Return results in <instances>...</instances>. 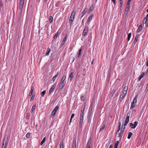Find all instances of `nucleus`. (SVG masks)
<instances>
[{"label": "nucleus", "mask_w": 148, "mask_h": 148, "mask_svg": "<svg viewBox=\"0 0 148 148\" xmlns=\"http://www.w3.org/2000/svg\"><path fill=\"white\" fill-rule=\"evenodd\" d=\"M8 136H6L3 140L2 148H6L7 144L8 143Z\"/></svg>", "instance_id": "1"}, {"label": "nucleus", "mask_w": 148, "mask_h": 148, "mask_svg": "<svg viewBox=\"0 0 148 148\" xmlns=\"http://www.w3.org/2000/svg\"><path fill=\"white\" fill-rule=\"evenodd\" d=\"M75 14V12L74 10L73 11L69 19V23L70 24H71L72 23L74 19Z\"/></svg>", "instance_id": "2"}, {"label": "nucleus", "mask_w": 148, "mask_h": 148, "mask_svg": "<svg viewBox=\"0 0 148 148\" xmlns=\"http://www.w3.org/2000/svg\"><path fill=\"white\" fill-rule=\"evenodd\" d=\"M88 27L85 26L84 29L82 33L83 36H85L86 35V34L88 32Z\"/></svg>", "instance_id": "3"}, {"label": "nucleus", "mask_w": 148, "mask_h": 148, "mask_svg": "<svg viewBox=\"0 0 148 148\" xmlns=\"http://www.w3.org/2000/svg\"><path fill=\"white\" fill-rule=\"evenodd\" d=\"M125 92H122L121 94L119 99V100L118 101H119V102H120L122 99L124 98L125 96L126 95V93H125Z\"/></svg>", "instance_id": "4"}, {"label": "nucleus", "mask_w": 148, "mask_h": 148, "mask_svg": "<svg viewBox=\"0 0 148 148\" xmlns=\"http://www.w3.org/2000/svg\"><path fill=\"white\" fill-rule=\"evenodd\" d=\"M118 125L119 126L118 129L116 132V135L118 137H120V136H121V135L120 134V133H119V131H120V130L121 126V123L120 122L119 123Z\"/></svg>", "instance_id": "5"}, {"label": "nucleus", "mask_w": 148, "mask_h": 148, "mask_svg": "<svg viewBox=\"0 0 148 148\" xmlns=\"http://www.w3.org/2000/svg\"><path fill=\"white\" fill-rule=\"evenodd\" d=\"M24 0H20L19 1V8L22 10L24 5Z\"/></svg>", "instance_id": "6"}, {"label": "nucleus", "mask_w": 148, "mask_h": 148, "mask_svg": "<svg viewBox=\"0 0 148 148\" xmlns=\"http://www.w3.org/2000/svg\"><path fill=\"white\" fill-rule=\"evenodd\" d=\"M138 123L137 122H135L133 124L132 123H130V127L132 128H134L136 126Z\"/></svg>", "instance_id": "7"}, {"label": "nucleus", "mask_w": 148, "mask_h": 148, "mask_svg": "<svg viewBox=\"0 0 148 148\" xmlns=\"http://www.w3.org/2000/svg\"><path fill=\"white\" fill-rule=\"evenodd\" d=\"M56 86V84H53L51 87L49 91V94H50L54 90Z\"/></svg>", "instance_id": "8"}, {"label": "nucleus", "mask_w": 148, "mask_h": 148, "mask_svg": "<svg viewBox=\"0 0 148 148\" xmlns=\"http://www.w3.org/2000/svg\"><path fill=\"white\" fill-rule=\"evenodd\" d=\"M65 84L66 82L61 81L60 84L59 89H61L63 88L64 86L65 85Z\"/></svg>", "instance_id": "9"}, {"label": "nucleus", "mask_w": 148, "mask_h": 148, "mask_svg": "<svg viewBox=\"0 0 148 148\" xmlns=\"http://www.w3.org/2000/svg\"><path fill=\"white\" fill-rule=\"evenodd\" d=\"M94 103L93 102H91L90 104V105L89 107V111H92L93 110V108L94 106Z\"/></svg>", "instance_id": "10"}, {"label": "nucleus", "mask_w": 148, "mask_h": 148, "mask_svg": "<svg viewBox=\"0 0 148 148\" xmlns=\"http://www.w3.org/2000/svg\"><path fill=\"white\" fill-rule=\"evenodd\" d=\"M51 49L49 48H48L47 49L45 55V56H49L51 51Z\"/></svg>", "instance_id": "11"}, {"label": "nucleus", "mask_w": 148, "mask_h": 148, "mask_svg": "<svg viewBox=\"0 0 148 148\" xmlns=\"http://www.w3.org/2000/svg\"><path fill=\"white\" fill-rule=\"evenodd\" d=\"M142 24H141L138 27V29L136 30V33H138L139 32H140L142 29Z\"/></svg>", "instance_id": "12"}, {"label": "nucleus", "mask_w": 148, "mask_h": 148, "mask_svg": "<svg viewBox=\"0 0 148 148\" xmlns=\"http://www.w3.org/2000/svg\"><path fill=\"white\" fill-rule=\"evenodd\" d=\"M82 49H79L78 52L77 54V56H76V58H78L80 56L81 54V52L82 51Z\"/></svg>", "instance_id": "13"}, {"label": "nucleus", "mask_w": 148, "mask_h": 148, "mask_svg": "<svg viewBox=\"0 0 148 148\" xmlns=\"http://www.w3.org/2000/svg\"><path fill=\"white\" fill-rule=\"evenodd\" d=\"M73 148H76V140H73L72 144Z\"/></svg>", "instance_id": "14"}, {"label": "nucleus", "mask_w": 148, "mask_h": 148, "mask_svg": "<svg viewBox=\"0 0 148 148\" xmlns=\"http://www.w3.org/2000/svg\"><path fill=\"white\" fill-rule=\"evenodd\" d=\"M130 7V5H127L126 8L125 9V11L124 12V13L127 14L128 12L129 8Z\"/></svg>", "instance_id": "15"}, {"label": "nucleus", "mask_w": 148, "mask_h": 148, "mask_svg": "<svg viewBox=\"0 0 148 148\" xmlns=\"http://www.w3.org/2000/svg\"><path fill=\"white\" fill-rule=\"evenodd\" d=\"M139 35H136V36L135 39L133 42V43H134V44H135L136 43V42H137V40H138V38H139Z\"/></svg>", "instance_id": "16"}, {"label": "nucleus", "mask_w": 148, "mask_h": 148, "mask_svg": "<svg viewBox=\"0 0 148 148\" xmlns=\"http://www.w3.org/2000/svg\"><path fill=\"white\" fill-rule=\"evenodd\" d=\"M73 74V72H71L69 75V79L70 81L73 78L74 75Z\"/></svg>", "instance_id": "17"}, {"label": "nucleus", "mask_w": 148, "mask_h": 148, "mask_svg": "<svg viewBox=\"0 0 148 148\" xmlns=\"http://www.w3.org/2000/svg\"><path fill=\"white\" fill-rule=\"evenodd\" d=\"M125 127L124 126V127H123V125H122V127H121V130L120 132V131H119V133H120V134L121 135V136L120 137H121V134L123 133Z\"/></svg>", "instance_id": "18"}, {"label": "nucleus", "mask_w": 148, "mask_h": 148, "mask_svg": "<svg viewBox=\"0 0 148 148\" xmlns=\"http://www.w3.org/2000/svg\"><path fill=\"white\" fill-rule=\"evenodd\" d=\"M91 143V140L90 139L88 142L87 144V148H90V147Z\"/></svg>", "instance_id": "19"}, {"label": "nucleus", "mask_w": 148, "mask_h": 148, "mask_svg": "<svg viewBox=\"0 0 148 148\" xmlns=\"http://www.w3.org/2000/svg\"><path fill=\"white\" fill-rule=\"evenodd\" d=\"M93 16V14H92L88 18L87 20V22H89L90 21H91L92 19Z\"/></svg>", "instance_id": "20"}, {"label": "nucleus", "mask_w": 148, "mask_h": 148, "mask_svg": "<svg viewBox=\"0 0 148 148\" xmlns=\"http://www.w3.org/2000/svg\"><path fill=\"white\" fill-rule=\"evenodd\" d=\"M58 75V72L53 77L52 80L53 81V83L55 81Z\"/></svg>", "instance_id": "21"}, {"label": "nucleus", "mask_w": 148, "mask_h": 148, "mask_svg": "<svg viewBox=\"0 0 148 148\" xmlns=\"http://www.w3.org/2000/svg\"><path fill=\"white\" fill-rule=\"evenodd\" d=\"M145 75V73L143 72L140 75V77L138 78V81H140V79L143 77Z\"/></svg>", "instance_id": "22"}, {"label": "nucleus", "mask_w": 148, "mask_h": 148, "mask_svg": "<svg viewBox=\"0 0 148 148\" xmlns=\"http://www.w3.org/2000/svg\"><path fill=\"white\" fill-rule=\"evenodd\" d=\"M87 11V9L86 8L84 10L82 13H81V15H82L81 18H82L85 14L86 11Z\"/></svg>", "instance_id": "23"}, {"label": "nucleus", "mask_w": 148, "mask_h": 148, "mask_svg": "<svg viewBox=\"0 0 148 148\" xmlns=\"http://www.w3.org/2000/svg\"><path fill=\"white\" fill-rule=\"evenodd\" d=\"M129 119H126L125 121V123L124 125L125 127L127 125L129 122Z\"/></svg>", "instance_id": "24"}, {"label": "nucleus", "mask_w": 148, "mask_h": 148, "mask_svg": "<svg viewBox=\"0 0 148 148\" xmlns=\"http://www.w3.org/2000/svg\"><path fill=\"white\" fill-rule=\"evenodd\" d=\"M93 5H92V6L90 7V8H89L88 10V12H91V11L92 10H93L94 9V7H93Z\"/></svg>", "instance_id": "25"}, {"label": "nucleus", "mask_w": 148, "mask_h": 148, "mask_svg": "<svg viewBox=\"0 0 148 148\" xmlns=\"http://www.w3.org/2000/svg\"><path fill=\"white\" fill-rule=\"evenodd\" d=\"M132 135H133V134L132 132H129L128 134V136H127V138L128 139H130L131 138V137L132 136Z\"/></svg>", "instance_id": "26"}, {"label": "nucleus", "mask_w": 148, "mask_h": 148, "mask_svg": "<svg viewBox=\"0 0 148 148\" xmlns=\"http://www.w3.org/2000/svg\"><path fill=\"white\" fill-rule=\"evenodd\" d=\"M128 89V88L127 86H125L124 87L123 89V91L122 92H125V93H127V92Z\"/></svg>", "instance_id": "27"}, {"label": "nucleus", "mask_w": 148, "mask_h": 148, "mask_svg": "<svg viewBox=\"0 0 148 148\" xmlns=\"http://www.w3.org/2000/svg\"><path fill=\"white\" fill-rule=\"evenodd\" d=\"M46 137H44L42 140V141L40 143V145H42L45 142V140H46Z\"/></svg>", "instance_id": "28"}, {"label": "nucleus", "mask_w": 148, "mask_h": 148, "mask_svg": "<svg viewBox=\"0 0 148 148\" xmlns=\"http://www.w3.org/2000/svg\"><path fill=\"white\" fill-rule=\"evenodd\" d=\"M46 92V91L45 90H44L42 92L40 93V95L42 97H43L45 94Z\"/></svg>", "instance_id": "29"}, {"label": "nucleus", "mask_w": 148, "mask_h": 148, "mask_svg": "<svg viewBox=\"0 0 148 148\" xmlns=\"http://www.w3.org/2000/svg\"><path fill=\"white\" fill-rule=\"evenodd\" d=\"M136 104H135L134 103H132L130 109H133L134 107L135 106Z\"/></svg>", "instance_id": "30"}, {"label": "nucleus", "mask_w": 148, "mask_h": 148, "mask_svg": "<svg viewBox=\"0 0 148 148\" xmlns=\"http://www.w3.org/2000/svg\"><path fill=\"white\" fill-rule=\"evenodd\" d=\"M131 33H129L128 35V37H127V41H129L131 37Z\"/></svg>", "instance_id": "31"}, {"label": "nucleus", "mask_w": 148, "mask_h": 148, "mask_svg": "<svg viewBox=\"0 0 148 148\" xmlns=\"http://www.w3.org/2000/svg\"><path fill=\"white\" fill-rule=\"evenodd\" d=\"M64 143L62 141L60 144V148H63Z\"/></svg>", "instance_id": "32"}, {"label": "nucleus", "mask_w": 148, "mask_h": 148, "mask_svg": "<svg viewBox=\"0 0 148 148\" xmlns=\"http://www.w3.org/2000/svg\"><path fill=\"white\" fill-rule=\"evenodd\" d=\"M85 103H84L82 107V109L81 110V111H84V108H85Z\"/></svg>", "instance_id": "33"}, {"label": "nucleus", "mask_w": 148, "mask_h": 148, "mask_svg": "<svg viewBox=\"0 0 148 148\" xmlns=\"http://www.w3.org/2000/svg\"><path fill=\"white\" fill-rule=\"evenodd\" d=\"M66 78V75H64V76H63L62 79L61 81L65 82V81Z\"/></svg>", "instance_id": "34"}, {"label": "nucleus", "mask_w": 148, "mask_h": 148, "mask_svg": "<svg viewBox=\"0 0 148 148\" xmlns=\"http://www.w3.org/2000/svg\"><path fill=\"white\" fill-rule=\"evenodd\" d=\"M74 114H73L71 116V119H70V124L71 123V122L72 121V120L73 119V118L74 117Z\"/></svg>", "instance_id": "35"}, {"label": "nucleus", "mask_w": 148, "mask_h": 148, "mask_svg": "<svg viewBox=\"0 0 148 148\" xmlns=\"http://www.w3.org/2000/svg\"><path fill=\"white\" fill-rule=\"evenodd\" d=\"M53 18L52 16H50L49 17V21L50 23H52L53 21Z\"/></svg>", "instance_id": "36"}, {"label": "nucleus", "mask_w": 148, "mask_h": 148, "mask_svg": "<svg viewBox=\"0 0 148 148\" xmlns=\"http://www.w3.org/2000/svg\"><path fill=\"white\" fill-rule=\"evenodd\" d=\"M66 36L63 39V40H62V45H63L64 44V43L66 40Z\"/></svg>", "instance_id": "37"}, {"label": "nucleus", "mask_w": 148, "mask_h": 148, "mask_svg": "<svg viewBox=\"0 0 148 148\" xmlns=\"http://www.w3.org/2000/svg\"><path fill=\"white\" fill-rule=\"evenodd\" d=\"M137 99L136 97H135L133 100V102L132 103H134L136 104L137 102Z\"/></svg>", "instance_id": "38"}, {"label": "nucleus", "mask_w": 148, "mask_h": 148, "mask_svg": "<svg viewBox=\"0 0 148 148\" xmlns=\"http://www.w3.org/2000/svg\"><path fill=\"white\" fill-rule=\"evenodd\" d=\"M59 107V106H57L55 108L53 111H57Z\"/></svg>", "instance_id": "39"}, {"label": "nucleus", "mask_w": 148, "mask_h": 148, "mask_svg": "<svg viewBox=\"0 0 148 148\" xmlns=\"http://www.w3.org/2000/svg\"><path fill=\"white\" fill-rule=\"evenodd\" d=\"M58 34H59V33L58 32H57L56 33V34L55 35V36H54L53 37L54 39H56L57 38L58 35Z\"/></svg>", "instance_id": "40"}, {"label": "nucleus", "mask_w": 148, "mask_h": 148, "mask_svg": "<svg viewBox=\"0 0 148 148\" xmlns=\"http://www.w3.org/2000/svg\"><path fill=\"white\" fill-rule=\"evenodd\" d=\"M86 99L85 97L84 96H82L81 97V99L82 101H84Z\"/></svg>", "instance_id": "41"}, {"label": "nucleus", "mask_w": 148, "mask_h": 148, "mask_svg": "<svg viewBox=\"0 0 148 148\" xmlns=\"http://www.w3.org/2000/svg\"><path fill=\"white\" fill-rule=\"evenodd\" d=\"M145 82L144 81H143L141 83L140 85L139 86V87H140V86H141V88H142L143 87V86Z\"/></svg>", "instance_id": "42"}, {"label": "nucleus", "mask_w": 148, "mask_h": 148, "mask_svg": "<svg viewBox=\"0 0 148 148\" xmlns=\"http://www.w3.org/2000/svg\"><path fill=\"white\" fill-rule=\"evenodd\" d=\"M83 117L82 116H80V124H81V123H82L83 122Z\"/></svg>", "instance_id": "43"}, {"label": "nucleus", "mask_w": 148, "mask_h": 148, "mask_svg": "<svg viewBox=\"0 0 148 148\" xmlns=\"http://www.w3.org/2000/svg\"><path fill=\"white\" fill-rule=\"evenodd\" d=\"M147 19H145V18H144V19L143 21V23L146 24H147Z\"/></svg>", "instance_id": "44"}, {"label": "nucleus", "mask_w": 148, "mask_h": 148, "mask_svg": "<svg viewBox=\"0 0 148 148\" xmlns=\"http://www.w3.org/2000/svg\"><path fill=\"white\" fill-rule=\"evenodd\" d=\"M36 107V105L33 106L32 108L31 111H34L35 110Z\"/></svg>", "instance_id": "45"}, {"label": "nucleus", "mask_w": 148, "mask_h": 148, "mask_svg": "<svg viewBox=\"0 0 148 148\" xmlns=\"http://www.w3.org/2000/svg\"><path fill=\"white\" fill-rule=\"evenodd\" d=\"M30 135V134L29 133H28L26 135V136L27 138H29Z\"/></svg>", "instance_id": "46"}, {"label": "nucleus", "mask_w": 148, "mask_h": 148, "mask_svg": "<svg viewBox=\"0 0 148 148\" xmlns=\"http://www.w3.org/2000/svg\"><path fill=\"white\" fill-rule=\"evenodd\" d=\"M115 91H113L111 93V95H110V96H111V97H112L113 95H114L115 93Z\"/></svg>", "instance_id": "47"}, {"label": "nucleus", "mask_w": 148, "mask_h": 148, "mask_svg": "<svg viewBox=\"0 0 148 148\" xmlns=\"http://www.w3.org/2000/svg\"><path fill=\"white\" fill-rule=\"evenodd\" d=\"M56 112H52V116L53 117L55 115Z\"/></svg>", "instance_id": "48"}, {"label": "nucleus", "mask_w": 148, "mask_h": 148, "mask_svg": "<svg viewBox=\"0 0 148 148\" xmlns=\"http://www.w3.org/2000/svg\"><path fill=\"white\" fill-rule=\"evenodd\" d=\"M34 90V88L33 87H32L31 88V93H32Z\"/></svg>", "instance_id": "49"}, {"label": "nucleus", "mask_w": 148, "mask_h": 148, "mask_svg": "<svg viewBox=\"0 0 148 148\" xmlns=\"http://www.w3.org/2000/svg\"><path fill=\"white\" fill-rule=\"evenodd\" d=\"M34 95H33L32 96L31 98L30 99V101H32V100H33L34 99Z\"/></svg>", "instance_id": "50"}, {"label": "nucleus", "mask_w": 148, "mask_h": 148, "mask_svg": "<svg viewBox=\"0 0 148 148\" xmlns=\"http://www.w3.org/2000/svg\"><path fill=\"white\" fill-rule=\"evenodd\" d=\"M131 1V0H128L127 5H130Z\"/></svg>", "instance_id": "51"}, {"label": "nucleus", "mask_w": 148, "mask_h": 148, "mask_svg": "<svg viewBox=\"0 0 148 148\" xmlns=\"http://www.w3.org/2000/svg\"><path fill=\"white\" fill-rule=\"evenodd\" d=\"M111 1L112 2H113V3L114 4H116V0H111Z\"/></svg>", "instance_id": "52"}, {"label": "nucleus", "mask_w": 148, "mask_h": 148, "mask_svg": "<svg viewBox=\"0 0 148 148\" xmlns=\"http://www.w3.org/2000/svg\"><path fill=\"white\" fill-rule=\"evenodd\" d=\"M84 112H82L80 114V116L83 117L84 115Z\"/></svg>", "instance_id": "53"}, {"label": "nucleus", "mask_w": 148, "mask_h": 148, "mask_svg": "<svg viewBox=\"0 0 148 148\" xmlns=\"http://www.w3.org/2000/svg\"><path fill=\"white\" fill-rule=\"evenodd\" d=\"M119 2L120 3V4H119L120 5H122L123 4V1H119Z\"/></svg>", "instance_id": "54"}, {"label": "nucleus", "mask_w": 148, "mask_h": 148, "mask_svg": "<svg viewBox=\"0 0 148 148\" xmlns=\"http://www.w3.org/2000/svg\"><path fill=\"white\" fill-rule=\"evenodd\" d=\"M104 126H103L102 127H101L100 129V131L103 130L104 129Z\"/></svg>", "instance_id": "55"}, {"label": "nucleus", "mask_w": 148, "mask_h": 148, "mask_svg": "<svg viewBox=\"0 0 148 148\" xmlns=\"http://www.w3.org/2000/svg\"><path fill=\"white\" fill-rule=\"evenodd\" d=\"M118 145L115 144L114 148H117L118 147Z\"/></svg>", "instance_id": "56"}, {"label": "nucleus", "mask_w": 148, "mask_h": 148, "mask_svg": "<svg viewBox=\"0 0 148 148\" xmlns=\"http://www.w3.org/2000/svg\"><path fill=\"white\" fill-rule=\"evenodd\" d=\"M130 112L128 113L127 114V116H130Z\"/></svg>", "instance_id": "57"}, {"label": "nucleus", "mask_w": 148, "mask_h": 148, "mask_svg": "<svg viewBox=\"0 0 148 148\" xmlns=\"http://www.w3.org/2000/svg\"><path fill=\"white\" fill-rule=\"evenodd\" d=\"M148 17V14H147L146 16L144 18L145 19H147Z\"/></svg>", "instance_id": "58"}, {"label": "nucleus", "mask_w": 148, "mask_h": 148, "mask_svg": "<svg viewBox=\"0 0 148 148\" xmlns=\"http://www.w3.org/2000/svg\"><path fill=\"white\" fill-rule=\"evenodd\" d=\"M119 143V142L118 141H116V142L115 144H117L118 145Z\"/></svg>", "instance_id": "59"}, {"label": "nucleus", "mask_w": 148, "mask_h": 148, "mask_svg": "<svg viewBox=\"0 0 148 148\" xmlns=\"http://www.w3.org/2000/svg\"><path fill=\"white\" fill-rule=\"evenodd\" d=\"M130 117V116H127V117H126V119H129Z\"/></svg>", "instance_id": "60"}, {"label": "nucleus", "mask_w": 148, "mask_h": 148, "mask_svg": "<svg viewBox=\"0 0 148 148\" xmlns=\"http://www.w3.org/2000/svg\"><path fill=\"white\" fill-rule=\"evenodd\" d=\"M146 65L147 66H148V60H147V61Z\"/></svg>", "instance_id": "61"}, {"label": "nucleus", "mask_w": 148, "mask_h": 148, "mask_svg": "<svg viewBox=\"0 0 148 148\" xmlns=\"http://www.w3.org/2000/svg\"><path fill=\"white\" fill-rule=\"evenodd\" d=\"M32 93L30 92L29 94V96H31L32 95Z\"/></svg>", "instance_id": "62"}, {"label": "nucleus", "mask_w": 148, "mask_h": 148, "mask_svg": "<svg viewBox=\"0 0 148 148\" xmlns=\"http://www.w3.org/2000/svg\"><path fill=\"white\" fill-rule=\"evenodd\" d=\"M109 148H112V145H110Z\"/></svg>", "instance_id": "63"}, {"label": "nucleus", "mask_w": 148, "mask_h": 148, "mask_svg": "<svg viewBox=\"0 0 148 148\" xmlns=\"http://www.w3.org/2000/svg\"><path fill=\"white\" fill-rule=\"evenodd\" d=\"M119 8H122V5L119 4Z\"/></svg>", "instance_id": "64"}]
</instances>
